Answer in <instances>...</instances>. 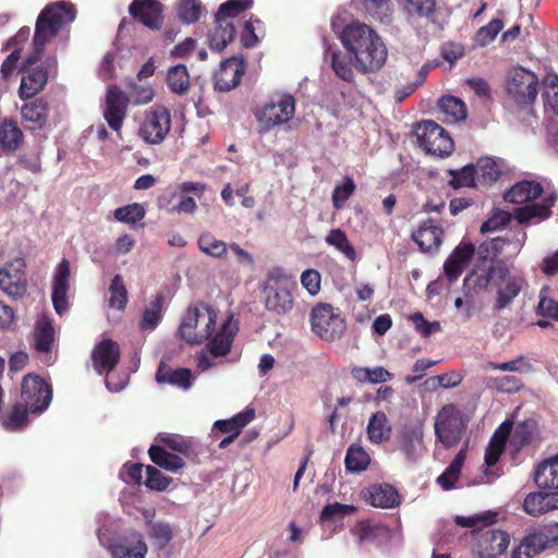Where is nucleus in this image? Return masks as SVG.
Listing matches in <instances>:
<instances>
[{
	"instance_id": "nucleus-18",
	"label": "nucleus",
	"mask_w": 558,
	"mask_h": 558,
	"mask_svg": "<svg viewBox=\"0 0 558 558\" xmlns=\"http://www.w3.org/2000/svg\"><path fill=\"white\" fill-rule=\"evenodd\" d=\"M119 344L112 339H104L97 343L92 352L93 366L98 375H108L120 361Z\"/></svg>"
},
{
	"instance_id": "nucleus-33",
	"label": "nucleus",
	"mask_w": 558,
	"mask_h": 558,
	"mask_svg": "<svg viewBox=\"0 0 558 558\" xmlns=\"http://www.w3.org/2000/svg\"><path fill=\"white\" fill-rule=\"evenodd\" d=\"M494 277H497V265L489 266L482 274L476 271L469 274L463 280V292L466 296V303H471L473 294L486 290Z\"/></svg>"
},
{
	"instance_id": "nucleus-49",
	"label": "nucleus",
	"mask_w": 558,
	"mask_h": 558,
	"mask_svg": "<svg viewBox=\"0 0 558 558\" xmlns=\"http://www.w3.org/2000/svg\"><path fill=\"white\" fill-rule=\"evenodd\" d=\"M109 306L118 311H124L128 304V289L123 277L117 274L109 286Z\"/></svg>"
},
{
	"instance_id": "nucleus-15",
	"label": "nucleus",
	"mask_w": 558,
	"mask_h": 558,
	"mask_svg": "<svg viewBox=\"0 0 558 558\" xmlns=\"http://www.w3.org/2000/svg\"><path fill=\"white\" fill-rule=\"evenodd\" d=\"M71 269L68 259L63 258L56 267L52 277V293L51 300L56 312L59 315H63L70 307L69 303V290Z\"/></svg>"
},
{
	"instance_id": "nucleus-29",
	"label": "nucleus",
	"mask_w": 558,
	"mask_h": 558,
	"mask_svg": "<svg viewBox=\"0 0 558 558\" xmlns=\"http://www.w3.org/2000/svg\"><path fill=\"white\" fill-rule=\"evenodd\" d=\"M235 28L231 21L215 16V26L208 34V45L213 51L221 52L233 40Z\"/></svg>"
},
{
	"instance_id": "nucleus-3",
	"label": "nucleus",
	"mask_w": 558,
	"mask_h": 558,
	"mask_svg": "<svg viewBox=\"0 0 558 558\" xmlns=\"http://www.w3.org/2000/svg\"><path fill=\"white\" fill-rule=\"evenodd\" d=\"M295 113V98L287 93L272 94L268 101L254 112L262 132H269L292 120Z\"/></svg>"
},
{
	"instance_id": "nucleus-42",
	"label": "nucleus",
	"mask_w": 558,
	"mask_h": 558,
	"mask_svg": "<svg viewBox=\"0 0 558 558\" xmlns=\"http://www.w3.org/2000/svg\"><path fill=\"white\" fill-rule=\"evenodd\" d=\"M165 304V295L159 292L149 302L145 308L140 326L142 330H154L162 318V310Z\"/></svg>"
},
{
	"instance_id": "nucleus-11",
	"label": "nucleus",
	"mask_w": 558,
	"mask_h": 558,
	"mask_svg": "<svg viewBox=\"0 0 558 558\" xmlns=\"http://www.w3.org/2000/svg\"><path fill=\"white\" fill-rule=\"evenodd\" d=\"M375 38H380L377 33L364 23H351L344 27L341 33L340 39L347 51L353 56L355 52L360 53V60L366 63V56H362V48L365 45L375 43Z\"/></svg>"
},
{
	"instance_id": "nucleus-35",
	"label": "nucleus",
	"mask_w": 558,
	"mask_h": 558,
	"mask_svg": "<svg viewBox=\"0 0 558 558\" xmlns=\"http://www.w3.org/2000/svg\"><path fill=\"white\" fill-rule=\"evenodd\" d=\"M468 447L469 442L466 441L446 470L436 478V483L444 490L454 488L456 483L461 475V470L466 458Z\"/></svg>"
},
{
	"instance_id": "nucleus-4",
	"label": "nucleus",
	"mask_w": 558,
	"mask_h": 558,
	"mask_svg": "<svg viewBox=\"0 0 558 558\" xmlns=\"http://www.w3.org/2000/svg\"><path fill=\"white\" fill-rule=\"evenodd\" d=\"M539 81L535 73L522 66L509 71L506 81L508 98L518 109L531 108L538 95Z\"/></svg>"
},
{
	"instance_id": "nucleus-19",
	"label": "nucleus",
	"mask_w": 558,
	"mask_h": 558,
	"mask_svg": "<svg viewBox=\"0 0 558 558\" xmlns=\"http://www.w3.org/2000/svg\"><path fill=\"white\" fill-rule=\"evenodd\" d=\"M475 246L470 242H461L447 257L444 264V274L449 283H453L462 275L472 257Z\"/></svg>"
},
{
	"instance_id": "nucleus-58",
	"label": "nucleus",
	"mask_w": 558,
	"mask_h": 558,
	"mask_svg": "<svg viewBox=\"0 0 558 558\" xmlns=\"http://www.w3.org/2000/svg\"><path fill=\"white\" fill-rule=\"evenodd\" d=\"M114 218L124 223H136L145 217V209L138 203L117 208L113 211Z\"/></svg>"
},
{
	"instance_id": "nucleus-8",
	"label": "nucleus",
	"mask_w": 558,
	"mask_h": 558,
	"mask_svg": "<svg viewBox=\"0 0 558 558\" xmlns=\"http://www.w3.org/2000/svg\"><path fill=\"white\" fill-rule=\"evenodd\" d=\"M170 129V110L163 106L154 105L144 113L138 128V136L146 144L158 145L166 140Z\"/></svg>"
},
{
	"instance_id": "nucleus-52",
	"label": "nucleus",
	"mask_w": 558,
	"mask_h": 558,
	"mask_svg": "<svg viewBox=\"0 0 558 558\" xmlns=\"http://www.w3.org/2000/svg\"><path fill=\"white\" fill-rule=\"evenodd\" d=\"M449 175H451V180L449 181V185L453 189L460 187H471L475 185L476 179V169L473 163H469L459 170H448Z\"/></svg>"
},
{
	"instance_id": "nucleus-39",
	"label": "nucleus",
	"mask_w": 558,
	"mask_h": 558,
	"mask_svg": "<svg viewBox=\"0 0 558 558\" xmlns=\"http://www.w3.org/2000/svg\"><path fill=\"white\" fill-rule=\"evenodd\" d=\"M148 454L156 465L172 473H177L185 465L184 460L180 456L158 445H151L148 449Z\"/></svg>"
},
{
	"instance_id": "nucleus-55",
	"label": "nucleus",
	"mask_w": 558,
	"mask_h": 558,
	"mask_svg": "<svg viewBox=\"0 0 558 558\" xmlns=\"http://www.w3.org/2000/svg\"><path fill=\"white\" fill-rule=\"evenodd\" d=\"M404 12L415 16H429L435 12L436 0H398Z\"/></svg>"
},
{
	"instance_id": "nucleus-34",
	"label": "nucleus",
	"mask_w": 558,
	"mask_h": 558,
	"mask_svg": "<svg viewBox=\"0 0 558 558\" xmlns=\"http://www.w3.org/2000/svg\"><path fill=\"white\" fill-rule=\"evenodd\" d=\"M391 426L387 415L383 411L374 413L367 423L366 435L372 444L387 442L391 437Z\"/></svg>"
},
{
	"instance_id": "nucleus-37",
	"label": "nucleus",
	"mask_w": 558,
	"mask_h": 558,
	"mask_svg": "<svg viewBox=\"0 0 558 558\" xmlns=\"http://www.w3.org/2000/svg\"><path fill=\"white\" fill-rule=\"evenodd\" d=\"M438 110L442 114V121L446 123L464 121L468 117V110L464 101L450 95L442 96L438 100Z\"/></svg>"
},
{
	"instance_id": "nucleus-36",
	"label": "nucleus",
	"mask_w": 558,
	"mask_h": 558,
	"mask_svg": "<svg viewBox=\"0 0 558 558\" xmlns=\"http://www.w3.org/2000/svg\"><path fill=\"white\" fill-rule=\"evenodd\" d=\"M255 410L253 408H245L243 411L233 415L228 420H218L214 424V428L220 433L233 435L238 437L242 429L254 420Z\"/></svg>"
},
{
	"instance_id": "nucleus-32",
	"label": "nucleus",
	"mask_w": 558,
	"mask_h": 558,
	"mask_svg": "<svg viewBox=\"0 0 558 558\" xmlns=\"http://www.w3.org/2000/svg\"><path fill=\"white\" fill-rule=\"evenodd\" d=\"M529 544L539 554L546 549L558 546V523H549L526 535Z\"/></svg>"
},
{
	"instance_id": "nucleus-10",
	"label": "nucleus",
	"mask_w": 558,
	"mask_h": 558,
	"mask_svg": "<svg viewBox=\"0 0 558 558\" xmlns=\"http://www.w3.org/2000/svg\"><path fill=\"white\" fill-rule=\"evenodd\" d=\"M27 288L26 263L23 258H13L0 267V290L11 300L23 299Z\"/></svg>"
},
{
	"instance_id": "nucleus-31",
	"label": "nucleus",
	"mask_w": 558,
	"mask_h": 558,
	"mask_svg": "<svg viewBox=\"0 0 558 558\" xmlns=\"http://www.w3.org/2000/svg\"><path fill=\"white\" fill-rule=\"evenodd\" d=\"M325 60L329 61L335 74L342 81L351 83L354 80L352 70V56L348 57L336 47L327 46L325 50Z\"/></svg>"
},
{
	"instance_id": "nucleus-14",
	"label": "nucleus",
	"mask_w": 558,
	"mask_h": 558,
	"mask_svg": "<svg viewBox=\"0 0 558 558\" xmlns=\"http://www.w3.org/2000/svg\"><path fill=\"white\" fill-rule=\"evenodd\" d=\"M497 278L504 284L497 288V298L494 304L495 311H501L508 307L512 301L520 294L525 284V280L520 276H512L509 268L504 264L497 265Z\"/></svg>"
},
{
	"instance_id": "nucleus-28",
	"label": "nucleus",
	"mask_w": 558,
	"mask_h": 558,
	"mask_svg": "<svg viewBox=\"0 0 558 558\" xmlns=\"http://www.w3.org/2000/svg\"><path fill=\"white\" fill-rule=\"evenodd\" d=\"M543 186L536 181L523 180L515 183L504 194V199L513 204H524L538 198L543 194Z\"/></svg>"
},
{
	"instance_id": "nucleus-62",
	"label": "nucleus",
	"mask_w": 558,
	"mask_h": 558,
	"mask_svg": "<svg viewBox=\"0 0 558 558\" xmlns=\"http://www.w3.org/2000/svg\"><path fill=\"white\" fill-rule=\"evenodd\" d=\"M489 386L500 392L514 393L523 387V381L514 375H504L492 378Z\"/></svg>"
},
{
	"instance_id": "nucleus-40",
	"label": "nucleus",
	"mask_w": 558,
	"mask_h": 558,
	"mask_svg": "<svg viewBox=\"0 0 558 558\" xmlns=\"http://www.w3.org/2000/svg\"><path fill=\"white\" fill-rule=\"evenodd\" d=\"M294 305L290 290L287 288H271L267 291L265 306L277 314L289 313Z\"/></svg>"
},
{
	"instance_id": "nucleus-45",
	"label": "nucleus",
	"mask_w": 558,
	"mask_h": 558,
	"mask_svg": "<svg viewBox=\"0 0 558 558\" xmlns=\"http://www.w3.org/2000/svg\"><path fill=\"white\" fill-rule=\"evenodd\" d=\"M169 89L177 95H185L190 89V75L183 64L171 66L167 74Z\"/></svg>"
},
{
	"instance_id": "nucleus-27",
	"label": "nucleus",
	"mask_w": 558,
	"mask_h": 558,
	"mask_svg": "<svg viewBox=\"0 0 558 558\" xmlns=\"http://www.w3.org/2000/svg\"><path fill=\"white\" fill-rule=\"evenodd\" d=\"M156 380L159 384H169L186 390L192 386V372L185 367L174 369L161 361L156 373Z\"/></svg>"
},
{
	"instance_id": "nucleus-38",
	"label": "nucleus",
	"mask_w": 558,
	"mask_h": 558,
	"mask_svg": "<svg viewBox=\"0 0 558 558\" xmlns=\"http://www.w3.org/2000/svg\"><path fill=\"white\" fill-rule=\"evenodd\" d=\"M21 114L25 122L31 123V129L39 130L47 123L49 106L44 99L39 98L29 104H25L21 109Z\"/></svg>"
},
{
	"instance_id": "nucleus-57",
	"label": "nucleus",
	"mask_w": 558,
	"mask_h": 558,
	"mask_svg": "<svg viewBox=\"0 0 558 558\" xmlns=\"http://www.w3.org/2000/svg\"><path fill=\"white\" fill-rule=\"evenodd\" d=\"M254 0H228L220 4L216 16L229 20L235 17L241 13L253 7Z\"/></svg>"
},
{
	"instance_id": "nucleus-7",
	"label": "nucleus",
	"mask_w": 558,
	"mask_h": 558,
	"mask_svg": "<svg viewBox=\"0 0 558 558\" xmlns=\"http://www.w3.org/2000/svg\"><path fill=\"white\" fill-rule=\"evenodd\" d=\"M434 428L437 440L445 448H452L461 441L466 422L456 405L446 404L438 412Z\"/></svg>"
},
{
	"instance_id": "nucleus-56",
	"label": "nucleus",
	"mask_w": 558,
	"mask_h": 558,
	"mask_svg": "<svg viewBox=\"0 0 558 558\" xmlns=\"http://www.w3.org/2000/svg\"><path fill=\"white\" fill-rule=\"evenodd\" d=\"M352 374L354 378L359 379L360 381H369L373 384L385 383L392 378V374L381 366H377L375 368H354Z\"/></svg>"
},
{
	"instance_id": "nucleus-20",
	"label": "nucleus",
	"mask_w": 558,
	"mask_h": 558,
	"mask_svg": "<svg viewBox=\"0 0 558 558\" xmlns=\"http://www.w3.org/2000/svg\"><path fill=\"white\" fill-rule=\"evenodd\" d=\"M362 56H366L367 60H360V53L355 52L352 57L354 58V66L361 73H373L380 70L387 60V49L381 38H375V43L365 45L362 48Z\"/></svg>"
},
{
	"instance_id": "nucleus-63",
	"label": "nucleus",
	"mask_w": 558,
	"mask_h": 558,
	"mask_svg": "<svg viewBox=\"0 0 558 558\" xmlns=\"http://www.w3.org/2000/svg\"><path fill=\"white\" fill-rule=\"evenodd\" d=\"M146 474L145 485L151 490L163 492L172 482L171 477L165 476L161 471L153 465L146 466Z\"/></svg>"
},
{
	"instance_id": "nucleus-64",
	"label": "nucleus",
	"mask_w": 558,
	"mask_h": 558,
	"mask_svg": "<svg viewBox=\"0 0 558 558\" xmlns=\"http://www.w3.org/2000/svg\"><path fill=\"white\" fill-rule=\"evenodd\" d=\"M504 27V22L500 19L492 20L487 25L482 26L476 35L475 40L480 46H486L492 43Z\"/></svg>"
},
{
	"instance_id": "nucleus-12",
	"label": "nucleus",
	"mask_w": 558,
	"mask_h": 558,
	"mask_svg": "<svg viewBox=\"0 0 558 558\" xmlns=\"http://www.w3.org/2000/svg\"><path fill=\"white\" fill-rule=\"evenodd\" d=\"M375 38H380L377 33L364 23H351L344 27L341 33L340 39L347 51L353 56L355 52L360 53V60L366 63V56H362V48L365 45L375 43Z\"/></svg>"
},
{
	"instance_id": "nucleus-30",
	"label": "nucleus",
	"mask_w": 558,
	"mask_h": 558,
	"mask_svg": "<svg viewBox=\"0 0 558 558\" xmlns=\"http://www.w3.org/2000/svg\"><path fill=\"white\" fill-rule=\"evenodd\" d=\"M24 141L17 123L10 119L0 121V155L16 151Z\"/></svg>"
},
{
	"instance_id": "nucleus-23",
	"label": "nucleus",
	"mask_w": 558,
	"mask_h": 558,
	"mask_svg": "<svg viewBox=\"0 0 558 558\" xmlns=\"http://www.w3.org/2000/svg\"><path fill=\"white\" fill-rule=\"evenodd\" d=\"M533 481L538 489L558 492V453L535 466Z\"/></svg>"
},
{
	"instance_id": "nucleus-48",
	"label": "nucleus",
	"mask_w": 558,
	"mask_h": 558,
	"mask_svg": "<svg viewBox=\"0 0 558 558\" xmlns=\"http://www.w3.org/2000/svg\"><path fill=\"white\" fill-rule=\"evenodd\" d=\"M371 462L369 454L357 445H351L345 453L344 464L349 472L365 471Z\"/></svg>"
},
{
	"instance_id": "nucleus-54",
	"label": "nucleus",
	"mask_w": 558,
	"mask_h": 558,
	"mask_svg": "<svg viewBox=\"0 0 558 558\" xmlns=\"http://www.w3.org/2000/svg\"><path fill=\"white\" fill-rule=\"evenodd\" d=\"M147 554V545L142 536L132 545L114 544L111 546V555L113 558H145Z\"/></svg>"
},
{
	"instance_id": "nucleus-22",
	"label": "nucleus",
	"mask_w": 558,
	"mask_h": 558,
	"mask_svg": "<svg viewBox=\"0 0 558 558\" xmlns=\"http://www.w3.org/2000/svg\"><path fill=\"white\" fill-rule=\"evenodd\" d=\"M398 447L410 464H414L425 453L423 432L416 427H404L398 435Z\"/></svg>"
},
{
	"instance_id": "nucleus-50",
	"label": "nucleus",
	"mask_w": 558,
	"mask_h": 558,
	"mask_svg": "<svg viewBox=\"0 0 558 558\" xmlns=\"http://www.w3.org/2000/svg\"><path fill=\"white\" fill-rule=\"evenodd\" d=\"M325 240H326L327 244L336 247L349 260L354 262L356 259L355 248L350 243V241L343 230L331 229Z\"/></svg>"
},
{
	"instance_id": "nucleus-21",
	"label": "nucleus",
	"mask_w": 558,
	"mask_h": 558,
	"mask_svg": "<svg viewBox=\"0 0 558 558\" xmlns=\"http://www.w3.org/2000/svg\"><path fill=\"white\" fill-rule=\"evenodd\" d=\"M522 507L524 512L531 517H541L553 510H558V492L538 489L529 493Z\"/></svg>"
},
{
	"instance_id": "nucleus-1",
	"label": "nucleus",
	"mask_w": 558,
	"mask_h": 558,
	"mask_svg": "<svg viewBox=\"0 0 558 558\" xmlns=\"http://www.w3.org/2000/svg\"><path fill=\"white\" fill-rule=\"evenodd\" d=\"M74 19V5L65 1L48 4L39 13L35 25L33 51L21 68L22 80L19 88L21 99H31L45 88L49 75L47 68L56 66L57 59L54 57L47 59L46 66L39 65L38 62L41 60L46 45Z\"/></svg>"
},
{
	"instance_id": "nucleus-59",
	"label": "nucleus",
	"mask_w": 558,
	"mask_h": 558,
	"mask_svg": "<svg viewBox=\"0 0 558 558\" xmlns=\"http://www.w3.org/2000/svg\"><path fill=\"white\" fill-rule=\"evenodd\" d=\"M202 13V3L198 0H182L178 7L179 19L186 24L198 21Z\"/></svg>"
},
{
	"instance_id": "nucleus-26",
	"label": "nucleus",
	"mask_w": 558,
	"mask_h": 558,
	"mask_svg": "<svg viewBox=\"0 0 558 558\" xmlns=\"http://www.w3.org/2000/svg\"><path fill=\"white\" fill-rule=\"evenodd\" d=\"M509 543V534L496 529H490L482 533L478 541L482 554L486 558H495L504 554L507 550Z\"/></svg>"
},
{
	"instance_id": "nucleus-2",
	"label": "nucleus",
	"mask_w": 558,
	"mask_h": 558,
	"mask_svg": "<svg viewBox=\"0 0 558 558\" xmlns=\"http://www.w3.org/2000/svg\"><path fill=\"white\" fill-rule=\"evenodd\" d=\"M217 320L216 311L201 302L190 305L180 324L179 332L190 344H201L213 335Z\"/></svg>"
},
{
	"instance_id": "nucleus-13",
	"label": "nucleus",
	"mask_w": 558,
	"mask_h": 558,
	"mask_svg": "<svg viewBox=\"0 0 558 558\" xmlns=\"http://www.w3.org/2000/svg\"><path fill=\"white\" fill-rule=\"evenodd\" d=\"M129 14L153 31H159L163 24V4L159 0H132Z\"/></svg>"
},
{
	"instance_id": "nucleus-41",
	"label": "nucleus",
	"mask_w": 558,
	"mask_h": 558,
	"mask_svg": "<svg viewBox=\"0 0 558 558\" xmlns=\"http://www.w3.org/2000/svg\"><path fill=\"white\" fill-rule=\"evenodd\" d=\"M235 331L229 323H225L221 329L207 343V349L215 357L226 356L232 347Z\"/></svg>"
},
{
	"instance_id": "nucleus-17",
	"label": "nucleus",
	"mask_w": 558,
	"mask_h": 558,
	"mask_svg": "<svg viewBox=\"0 0 558 558\" xmlns=\"http://www.w3.org/2000/svg\"><path fill=\"white\" fill-rule=\"evenodd\" d=\"M245 73V63L242 57H231L220 63L215 73V89L230 92L236 87Z\"/></svg>"
},
{
	"instance_id": "nucleus-5",
	"label": "nucleus",
	"mask_w": 558,
	"mask_h": 558,
	"mask_svg": "<svg viewBox=\"0 0 558 558\" xmlns=\"http://www.w3.org/2000/svg\"><path fill=\"white\" fill-rule=\"evenodd\" d=\"M311 327L322 340L333 342L342 338L347 323L339 308L329 303H319L311 311Z\"/></svg>"
},
{
	"instance_id": "nucleus-9",
	"label": "nucleus",
	"mask_w": 558,
	"mask_h": 558,
	"mask_svg": "<svg viewBox=\"0 0 558 558\" xmlns=\"http://www.w3.org/2000/svg\"><path fill=\"white\" fill-rule=\"evenodd\" d=\"M52 400V387L44 378L35 374H27L21 384V401L26 404L31 413H43Z\"/></svg>"
},
{
	"instance_id": "nucleus-44",
	"label": "nucleus",
	"mask_w": 558,
	"mask_h": 558,
	"mask_svg": "<svg viewBox=\"0 0 558 558\" xmlns=\"http://www.w3.org/2000/svg\"><path fill=\"white\" fill-rule=\"evenodd\" d=\"M553 211L541 203H533L519 207L514 210V217L521 225H529L532 222H539L548 219Z\"/></svg>"
},
{
	"instance_id": "nucleus-60",
	"label": "nucleus",
	"mask_w": 558,
	"mask_h": 558,
	"mask_svg": "<svg viewBox=\"0 0 558 558\" xmlns=\"http://www.w3.org/2000/svg\"><path fill=\"white\" fill-rule=\"evenodd\" d=\"M356 185L352 178L347 177L341 185H336L332 192V205L336 209H342L347 201L353 195Z\"/></svg>"
},
{
	"instance_id": "nucleus-53",
	"label": "nucleus",
	"mask_w": 558,
	"mask_h": 558,
	"mask_svg": "<svg viewBox=\"0 0 558 558\" xmlns=\"http://www.w3.org/2000/svg\"><path fill=\"white\" fill-rule=\"evenodd\" d=\"M160 441L170 450L179 452L186 458L197 456L195 445L192 440L179 435H170L160 438Z\"/></svg>"
},
{
	"instance_id": "nucleus-6",
	"label": "nucleus",
	"mask_w": 558,
	"mask_h": 558,
	"mask_svg": "<svg viewBox=\"0 0 558 558\" xmlns=\"http://www.w3.org/2000/svg\"><path fill=\"white\" fill-rule=\"evenodd\" d=\"M414 134L418 146L428 155L444 158L454 150V142L450 134L433 120L418 123Z\"/></svg>"
},
{
	"instance_id": "nucleus-16",
	"label": "nucleus",
	"mask_w": 558,
	"mask_h": 558,
	"mask_svg": "<svg viewBox=\"0 0 558 558\" xmlns=\"http://www.w3.org/2000/svg\"><path fill=\"white\" fill-rule=\"evenodd\" d=\"M128 107V96L118 86L109 87L106 96L104 118L113 131L119 132L121 130Z\"/></svg>"
},
{
	"instance_id": "nucleus-24",
	"label": "nucleus",
	"mask_w": 558,
	"mask_h": 558,
	"mask_svg": "<svg viewBox=\"0 0 558 558\" xmlns=\"http://www.w3.org/2000/svg\"><path fill=\"white\" fill-rule=\"evenodd\" d=\"M366 502L376 508H395L400 505V495L389 484H375L366 488L363 494Z\"/></svg>"
},
{
	"instance_id": "nucleus-43",
	"label": "nucleus",
	"mask_w": 558,
	"mask_h": 558,
	"mask_svg": "<svg viewBox=\"0 0 558 558\" xmlns=\"http://www.w3.org/2000/svg\"><path fill=\"white\" fill-rule=\"evenodd\" d=\"M31 410L22 401L15 403L2 421V426L8 432H20L28 424Z\"/></svg>"
},
{
	"instance_id": "nucleus-47",
	"label": "nucleus",
	"mask_w": 558,
	"mask_h": 558,
	"mask_svg": "<svg viewBox=\"0 0 558 558\" xmlns=\"http://www.w3.org/2000/svg\"><path fill=\"white\" fill-rule=\"evenodd\" d=\"M197 245L202 253L214 258H223L228 252L227 243L216 239L210 232L202 233L198 236Z\"/></svg>"
},
{
	"instance_id": "nucleus-25",
	"label": "nucleus",
	"mask_w": 558,
	"mask_h": 558,
	"mask_svg": "<svg viewBox=\"0 0 558 558\" xmlns=\"http://www.w3.org/2000/svg\"><path fill=\"white\" fill-rule=\"evenodd\" d=\"M442 234L444 230L441 227L437 226L433 219H426L412 233V239L422 252H430L440 246Z\"/></svg>"
},
{
	"instance_id": "nucleus-51",
	"label": "nucleus",
	"mask_w": 558,
	"mask_h": 558,
	"mask_svg": "<svg viewBox=\"0 0 558 558\" xmlns=\"http://www.w3.org/2000/svg\"><path fill=\"white\" fill-rule=\"evenodd\" d=\"M474 166L476 169L477 181L484 184H492L496 182L501 174L497 162L489 157L478 159Z\"/></svg>"
},
{
	"instance_id": "nucleus-46",
	"label": "nucleus",
	"mask_w": 558,
	"mask_h": 558,
	"mask_svg": "<svg viewBox=\"0 0 558 558\" xmlns=\"http://www.w3.org/2000/svg\"><path fill=\"white\" fill-rule=\"evenodd\" d=\"M54 341V328L51 322H39L34 330V347L38 352L49 353Z\"/></svg>"
},
{
	"instance_id": "nucleus-61",
	"label": "nucleus",
	"mask_w": 558,
	"mask_h": 558,
	"mask_svg": "<svg viewBox=\"0 0 558 558\" xmlns=\"http://www.w3.org/2000/svg\"><path fill=\"white\" fill-rule=\"evenodd\" d=\"M548 292L549 288H542L536 314L558 320V301L556 302L554 299L549 298Z\"/></svg>"
}]
</instances>
